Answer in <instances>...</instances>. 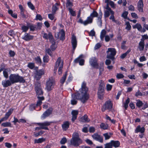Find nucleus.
Returning a JSON list of instances; mask_svg holds the SVG:
<instances>
[{"label":"nucleus","mask_w":148,"mask_h":148,"mask_svg":"<svg viewBox=\"0 0 148 148\" xmlns=\"http://www.w3.org/2000/svg\"><path fill=\"white\" fill-rule=\"evenodd\" d=\"M88 89L86 86V83L83 82L81 88L79 89L81 94H80L78 92L72 94V99L71 100V103L73 105H75L77 102V100H79L83 103H85L89 98V95L88 93Z\"/></svg>","instance_id":"nucleus-1"},{"label":"nucleus","mask_w":148,"mask_h":148,"mask_svg":"<svg viewBox=\"0 0 148 148\" xmlns=\"http://www.w3.org/2000/svg\"><path fill=\"white\" fill-rule=\"evenodd\" d=\"M98 14L97 12L94 10L91 13L90 16L87 18L86 20L84 21H83L81 18H80L78 21L79 23L83 24L84 25H86L88 24H91L92 22L93 18L97 17L98 16Z\"/></svg>","instance_id":"nucleus-2"},{"label":"nucleus","mask_w":148,"mask_h":148,"mask_svg":"<svg viewBox=\"0 0 148 148\" xmlns=\"http://www.w3.org/2000/svg\"><path fill=\"white\" fill-rule=\"evenodd\" d=\"M9 79L12 84L18 82L24 83L25 81L23 77L19 76L18 74H10L9 76Z\"/></svg>","instance_id":"nucleus-3"},{"label":"nucleus","mask_w":148,"mask_h":148,"mask_svg":"<svg viewBox=\"0 0 148 148\" xmlns=\"http://www.w3.org/2000/svg\"><path fill=\"white\" fill-rule=\"evenodd\" d=\"M82 142V140L79 138V134L77 133H74L73 137L71 140V144L75 147H77Z\"/></svg>","instance_id":"nucleus-4"},{"label":"nucleus","mask_w":148,"mask_h":148,"mask_svg":"<svg viewBox=\"0 0 148 148\" xmlns=\"http://www.w3.org/2000/svg\"><path fill=\"white\" fill-rule=\"evenodd\" d=\"M58 67V73L59 75H61L62 73V69L63 67V62L61 61V58L59 57L56 62V65L54 67V72L55 73Z\"/></svg>","instance_id":"nucleus-5"},{"label":"nucleus","mask_w":148,"mask_h":148,"mask_svg":"<svg viewBox=\"0 0 148 148\" xmlns=\"http://www.w3.org/2000/svg\"><path fill=\"white\" fill-rule=\"evenodd\" d=\"M51 122L46 121L42 123H38L37 124L40 127H37L35 128V130H39L41 129L49 130V129L47 126L50 125Z\"/></svg>","instance_id":"nucleus-6"},{"label":"nucleus","mask_w":148,"mask_h":148,"mask_svg":"<svg viewBox=\"0 0 148 148\" xmlns=\"http://www.w3.org/2000/svg\"><path fill=\"white\" fill-rule=\"evenodd\" d=\"M55 83V80L52 77L49 78L46 84V88L48 91H49L53 89Z\"/></svg>","instance_id":"nucleus-7"},{"label":"nucleus","mask_w":148,"mask_h":148,"mask_svg":"<svg viewBox=\"0 0 148 148\" xmlns=\"http://www.w3.org/2000/svg\"><path fill=\"white\" fill-rule=\"evenodd\" d=\"M107 52L108 53L107 58L112 60L114 59V56L116 54L115 49L114 48H108Z\"/></svg>","instance_id":"nucleus-8"},{"label":"nucleus","mask_w":148,"mask_h":148,"mask_svg":"<svg viewBox=\"0 0 148 148\" xmlns=\"http://www.w3.org/2000/svg\"><path fill=\"white\" fill-rule=\"evenodd\" d=\"M105 84L103 83H101L99 85L98 92V97L100 99H101L103 96L104 92V88Z\"/></svg>","instance_id":"nucleus-9"},{"label":"nucleus","mask_w":148,"mask_h":148,"mask_svg":"<svg viewBox=\"0 0 148 148\" xmlns=\"http://www.w3.org/2000/svg\"><path fill=\"white\" fill-rule=\"evenodd\" d=\"M49 39L52 44L50 46V49H51L52 51H54L56 48V47L55 45V42L54 41L53 37L51 32H49Z\"/></svg>","instance_id":"nucleus-10"},{"label":"nucleus","mask_w":148,"mask_h":148,"mask_svg":"<svg viewBox=\"0 0 148 148\" xmlns=\"http://www.w3.org/2000/svg\"><path fill=\"white\" fill-rule=\"evenodd\" d=\"M35 90L38 95H41L43 94V92L42 89L41 84L39 82H37L36 83Z\"/></svg>","instance_id":"nucleus-11"},{"label":"nucleus","mask_w":148,"mask_h":148,"mask_svg":"<svg viewBox=\"0 0 148 148\" xmlns=\"http://www.w3.org/2000/svg\"><path fill=\"white\" fill-rule=\"evenodd\" d=\"M112 104L111 101H106L103 106L101 110L103 112L105 111L106 110L108 109L109 110H111L112 108Z\"/></svg>","instance_id":"nucleus-12"},{"label":"nucleus","mask_w":148,"mask_h":148,"mask_svg":"<svg viewBox=\"0 0 148 148\" xmlns=\"http://www.w3.org/2000/svg\"><path fill=\"white\" fill-rule=\"evenodd\" d=\"M65 36V32L63 29L61 30L59 32L56 33L55 35L56 38L58 39L60 38V39L62 40L64 39Z\"/></svg>","instance_id":"nucleus-13"},{"label":"nucleus","mask_w":148,"mask_h":148,"mask_svg":"<svg viewBox=\"0 0 148 148\" xmlns=\"http://www.w3.org/2000/svg\"><path fill=\"white\" fill-rule=\"evenodd\" d=\"M71 42L73 48L72 51L74 53L77 46V41L76 36L73 35L72 36Z\"/></svg>","instance_id":"nucleus-14"},{"label":"nucleus","mask_w":148,"mask_h":148,"mask_svg":"<svg viewBox=\"0 0 148 148\" xmlns=\"http://www.w3.org/2000/svg\"><path fill=\"white\" fill-rule=\"evenodd\" d=\"M92 136L95 140L101 143L103 142V137L102 136L99 135L98 134L95 133L92 135Z\"/></svg>","instance_id":"nucleus-15"},{"label":"nucleus","mask_w":148,"mask_h":148,"mask_svg":"<svg viewBox=\"0 0 148 148\" xmlns=\"http://www.w3.org/2000/svg\"><path fill=\"white\" fill-rule=\"evenodd\" d=\"M105 8L106 9V10L104 11V16L105 18H106L109 17L110 15V14H112V12L114 11L109 6L108 4L107 5Z\"/></svg>","instance_id":"nucleus-16"},{"label":"nucleus","mask_w":148,"mask_h":148,"mask_svg":"<svg viewBox=\"0 0 148 148\" xmlns=\"http://www.w3.org/2000/svg\"><path fill=\"white\" fill-rule=\"evenodd\" d=\"M83 57L82 55H80L77 58H76L74 60V62L75 63H78L79 62V64L80 65H84V60L81 59Z\"/></svg>","instance_id":"nucleus-17"},{"label":"nucleus","mask_w":148,"mask_h":148,"mask_svg":"<svg viewBox=\"0 0 148 148\" xmlns=\"http://www.w3.org/2000/svg\"><path fill=\"white\" fill-rule=\"evenodd\" d=\"M90 64L94 67H98V64L97 63V59L95 57H92L90 58L89 61Z\"/></svg>","instance_id":"nucleus-18"},{"label":"nucleus","mask_w":148,"mask_h":148,"mask_svg":"<svg viewBox=\"0 0 148 148\" xmlns=\"http://www.w3.org/2000/svg\"><path fill=\"white\" fill-rule=\"evenodd\" d=\"M53 109L51 108H49L45 111L42 116V118L43 119H45L48 116L52 113Z\"/></svg>","instance_id":"nucleus-19"},{"label":"nucleus","mask_w":148,"mask_h":148,"mask_svg":"<svg viewBox=\"0 0 148 148\" xmlns=\"http://www.w3.org/2000/svg\"><path fill=\"white\" fill-rule=\"evenodd\" d=\"M44 73L43 70H40L37 71L35 74V78L36 80H39L41 77V76Z\"/></svg>","instance_id":"nucleus-20"},{"label":"nucleus","mask_w":148,"mask_h":148,"mask_svg":"<svg viewBox=\"0 0 148 148\" xmlns=\"http://www.w3.org/2000/svg\"><path fill=\"white\" fill-rule=\"evenodd\" d=\"M2 84L4 88H6L11 86L13 84L10 80L9 79V80H5L2 81Z\"/></svg>","instance_id":"nucleus-21"},{"label":"nucleus","mask_w":148,"mask_h":148,"mask_svg":"<svg viewBox=\"0 0 148 148\" xmlns=\"http://www.w3.org/2000/svg\"><path fill=\"white\" fill-rule=\"evenodd\" d=\"M144 4L143 0H139L138 3V11L140 12H143Z\"/></svg>","instance_id":"nucleus-22"},{"label":"nucleus","mask_w":148,"mask_h":148,"mask_svg":"<svg viewBox=\"0 0 148 148\" xmlns=\"http://www.w3.org/2000/svg\"><path fill=\"white\" fill-rule=\"evenodd\" d=\"M145 129L144 127H141L140 125H138L135 130V133L140 132L141 134L143 133L145 131Z\"/></svg>","instance_id":"nucleus-23"},{"label":"nucleus","mask_w":148,"mask_h":148,"mask_svg":"<svg viewBox=\"0 0 148 148\" xmlns=\"http://www.w3.org/2000/svg\"><path fill=\"white\" fill-rule=\"evenodd\" d=\"M34 36H33L30 35L29 34L25 33L24 36L22 38L24 40L29 41L30 40H32Z\"/></svg>","instance_id":"nucleus-24"},{"label":"nucleus","mask_w":148,"mask_h":148,"mask_svg":"<svg viewBox=\"0 0 148 148\" xmlns=\"http://www.w3.org/2000/svg\"><path fill=\"white\" fill-rule=\"evenodd\" d=\"M78 114V111L77 110H73L71 112L72 118L71 120L73 122H74L76 119L77 115Z\"/></svg>","instance_id":"nucleus-25"},{"label":"nucleus","mask_w":148,"mask_h":148,"mask_svg":"<svg viewBox=\"0 0 148 148\" xmlns=\"http://www.w3.org/2000/svg\"><path fill=\"white\" fill-rule=\"evenodd\" d=\"M145 47V42L144 41V40L141 39L140 42L138 44V48H139L140 51H143Z\"/></svg>","instance_id":"nucleus-26"},{"label":"nucleus","mask_w":148,"mask_h":148,"mask_svg":"<svg viewBox=\"0 0 148 148\" xmlns=\"http://www.w3.org/2000/svg\"><path fill=\"white\" fill-rule=\"evenodd\" d=\"M112 145V147L113 146L115 147H119L120 143L119 141L112 140L110 142Z\"/></svg>","instance_id":"nucleus-27"},{"label":"nucleus","mask_w":148,"mask_h":148,"mask_svg":"<svg viewBox=\"0 0 148 148\" xmlns=\"http://www.w3.org/2000/svg\"><path fill=\"white\" fill-rule=\"evenodd\" d=\"M70 123L68 121H66L62 125V127L64 130L66 131L69 127Z\"/></svg>","instance_id":"nucleus-28"},{"label":"nucleus","mask_w":148,"mask_h":148,"mask_svg":"<svg viewBox=\"0 0 148 148\" xmlns=\"http://www.w3.org/2000/svg\"><path fill=\"white\" fill-rule=\"evenodd\" d=\"M79 121L82 122H89V120L88 118V116L86 115H85L80 119Z\"/></svg>","instance_id":"nucleus-29"},{"label":"nucleus","mask_w":148,"mask_h":148,"mask_svg":"<svg viewBox=\"0 0 148 148\" xmlns=\"http://www.w3.org/2000/svg\"><path fill=\"white\" fill-rule=\"evenodd\" d=\"M58 5V3H56L54 5H53L52 8V12L53 14H55L58 8L57 6Z\"/></svg>","instance_id":"nucleus-30"},{"label":"nucleus","mask_w":148,"mask_h":148,"mask_svg":"<svg viewBox=\"0 0 148 148\" xmlns=\"http://www.w3.org/2000/svg\"><path fill=\"white\" fill-rule=\"evenodd\" d=\"M37 98L38 99V101L37 102L36 106H40L42 103V101L44 99V97H39L38 96Z\"/></svg>","instance_id":"nucleus-31"},{"label":"nucleus","mask_w":148,"mask_h":148,"mask_svg":"<svg viewBox=\"0 0 148 148\" xmlns=\"http://www.w3.org/2000/svg\"><path fill=\"white\" fill-rule=\"evenodd\" d=\"M106 33V32L105 29H103L101 31L100 37L101 40H103V38L105 36Z\"/></svg>","instance_id":"nucleus-32"},{"label":"nucleus","mask_w":148,"mask_h":148,"mask_svg":"<svg viewBox=\"0 0 148 148\" xmlns=\"http://www.w3.org/2000/svg\"><path fill=\"white\" fill-rule=\"evenodd\" d=\"M45 140V139L43 138H39L38 139H35L34 143H41Z\"/></svg>","instance_id":"nucleus-33"},{"label":"nucleus","mask_w":148,"mask_h":148,"mask_svg":"<svg viewBox=\"0 0 148 148\" xmlns=\"http://www.w3.org/2000/svg\"><path fill=\"white\" fill-rule=\"evenodd\" d=\"M67 75V73L66 72H65V74L63 75V76L60 79V82L62 84H63L65 82L66 79Z\"/></svg>","instance_id":"nucleus-34"},{"label":"nucleus","mask_w":148,"mask_h":148,"mask_svg":"<svg viewBox=\"0 0 148 148\" xmlns=\"http://www.w3.org/2000/svg\"><path fill=\"white\" fill-rule=\"evenodd\" d=\"M133 28H137L139 31H141L142 29V27L140 24L138 23L136 24L135 25L133 26Z\"/></svg>","instance_id":"nucleus-35"},{"label":"nucleus","mask_w":148,"mask_h":148,"mask_svg":"<svg viewBox=\"0 0 148 148\" xmlns=\"http://www.w3.org/2000/svg\"><path fill=\"white\" fill-rule=\"evenodd\" d=\"M112 134L111 133H106L103 134V135L104 136L105 140H107L109 139L111 137L110 135H112Z\"/></svg>","instance_id":"nucleus-36"},{"label":"nucleus","mask_w":148,"mask_h":148,"mask_svg":"<svg viewBox=\"0 0 148 148\" xmlns=\"http://www.w3.org/2000/svg\"><path fill=\"white\" fill-rule=\"evenodd\" d=\"M13 110V109L12 108H10V109L8 111V112L6 113L5 116L8 119L9 116L12 114Z\"/></svg>","instance_id":"nucleus-37"},{"label":"nucleus","mask_w":148,"mask_h":148,"mask_svg":"<svg viewBox=\"0 0 148 148\" xmlns=\"http://www.w3.org/2000/svg\"><path fill=\"white\" fill-rule=\"evenodd\" d=\"M1 125L4 127H12L11 123L9 122H6L3 123L1 124Z\"/></svg>","instance_id":"nucleus-38"},{"label":"nucleus","mask_w":148,"mask_h":148,"mask_svg":"<svg viewBox=\"0 0 148 148\" xmlns=\"http://www.w3.org/2000/svg\"><path fill=\"white\" fill-rule=\"evenodd\" d=\"M99 16L98 17V22H99L100 24V26H101L102 25L101 18L102 17V13L101 11H100V12H99Z\"/></svg>","instance_id":"nucleus-39"},{"label":"nucleus","mask_w":148,"mask_h":148,"mask_svg":"<svg viewBox=\"0 0 148 148\" xmlns=\"http://www.w3.org/2000/svg\"><path fill=\"white\" fill-rule=\"evenodd\" d=\"M29 26L30 31H34L36 29H37V26L36 25H34L31 24Z\"/></svg>","instance_id":"nucleus-40"},{"label":"nucleus","mask_w":148,"mask_h":148,"mask_svg":"<svg viewBox=\"0 0 148 148\" xmlns=\"http://www.w3.org/2000/svg\"><path fill=\"white\" fill-rule=\"evenodd\" d=\"M35 60L37 64L40 65L41 64L42 61L39 56H37L35 58Z\"/></svg>","instance_id":"nucleus-41"},{"label":"nucleus","mask_w":148,"mask_h":148,"mask_svg":"<svg viewBox=\"0 0 148 148\" xmlns=\"http://www.w3.org/2000/svg\"><path fill=\"white\" fill-rule=\"evenodd\" d=\"M100 127L101 129L105 130L108 129V126L106 124L102 123L100 124Z\"/></svg>","instance_id":"nucleus-42"},{"label":"nucleus","mask_w":148,"mask_h":148,"mask_svg":"<svg viewBox=\"0 0 148 148\" xmlns=\"http://www.w3.org/2000/svg\"><path fill=\"white\" fill-rule=\"evenodd\" d=\"M130 101V99L129 98H128L126 100L125 102L124 103V107L125 108V110L127 109L128 107V104L129 103Z\"/></svg>","instance_id":"nucleus-43"},{"label":"nucleus","mask_w":148,"mask_h":148,"mask_svg":"<svg viewBox=\"0 0 148 148\" xmlns=\"http://www.w3.org/2000/svg\"><path fill=\"white\" fill-rule=\"evenodd\" d=\"M114 12H112V14H111V15L110 17V20H112V21L114 22V23H116V21L114 18Z\"/></svg>","instance_id":"nucleus-44"},{"label":"nucleus","mask_w":148,"mask_h":148,"mask_svg":"<svg viewBox=\"0 0 148 148\" xmlns=\"http://www.w3.org/2000/svg\"><path fill=\"white\" fill-rule=\"evenodd\" d=\"M8 70L7 69H4L3 71V75L4 77L6 78H7L8 77Z\"/></svg>","instance_id":"nucleus-45"},{"label":"nucleus","mask_w":148,"mask_h":148,"mask_svg":"<svg viewBox=\"0 0 148 148\" xmlns=\"http://www.w3.org/2000/svg\"><path fill=\"white\" fill-rule=\"evenodd\" d=\"M125 24L126 25V27H125V29L129 30L131 29V26L130 24V23L129 22H126Z\"/></svg>","instance_id":"nucleus-46"},{"label":"nucleus","mask_w":148,"mask_h":148,"mask_svg":"<svg viewBox=\"0 0 148 148\" xmlns=\"http://www.w3.org/2000/svg\"><path fill=\"white\" fill-rule=\"evenodd\" d=\"M43 61L44 62H48L49 61V56L48 55H46L44 56L43 58Z\"/></svg>","instance_id":"nucleus-47"},{"label":"nucleus","mask_w":148,"mask_h":148,"mask_svg":"<svg viewBox=\"0 0 148 148\" xmlns=\"http://www.w3.org/2000/svg\"><path fill=\"white\" fill-rule=\"evenodd\" d=\"M69 10L72 16H76L75 12L73 11V9L71 8H69Z\"/></svg>","instance_id":"nucleus-48"},{"label":"nucleus","mask_w":148,"mask_h":148,"mask_svg":"<svg viewBox=\"0 0 148 148\" xmlns=\"http://www.w3.org/2000/svg\"><path fill=\"white\" fill-rule=\"evenodd\" d=\"M27 5L29 8L32 10H33L34 9V7L31 2H28L27 3Z\"/></svg>","instance_id":"nucleus-49"},{"label":"nucleus","mask_w":148,"mask_h":148,"mask_svg":"<svg viewBox=\"0 0 148 148\" xmlns=\"http://www.w3.org/2000/svg\"><path fill=\"white\" fill-rule=\"evenodd\" d=\"M46 52L48 53L49 55L52 56V51L50 49L48 48L46 49Z\"/></svg>","instance_id":"nucleus-50"},{"label":"nucleus","mask_w":148,"mask_h":148,"mask_svg":"<svg viewBox=\"0 0 148 148\" xmlns=\"http://www.w3.org/2000/svg\"><path fill=\"white\" fill-rule=\"evenodd\" d=\"M45 132L44 131H40L39 132L37 133H34V135L36 137H37L39 135H41L42 134Z\"/></svg>","instance_id":"nucleus-51"},{"label":"nucleus","mask_w":148,"mask_h":148,"mask_svg":"<svg viewBox=\"0 0 148 148\" xmlns=\"http://www.w3.org/2000/svg\"><path fill=\"white\" fill-rule=\"evenodd\" d=\"M143 104V103L142 101L140 100H138L136 103V106L140 108L141 107Z\"/></svg>","instance_id":"nucleus-52"},{"label":"nucleus","mask_w":148,"mask_h":148,"mask_svg":"<svg viewBox=\"0 0 148 148\" xmlns=\"http://www.w3.org/2000/svg\"><path fill=\"white\" fill-rule=\"evenodd\" d=\"M27 66L31 69H33L35 67L34 63H29L28 64Z\"/></svg>","instance_id":"nucleus-53"},{"label":"nucleus","mask_w":148,"mask_h":148,"mask_svg":"<svg viewBox=\"0 0 148 148\" xmlns=\"http://www.w3.org/2000/svg\"><path fill=\"white\" fill-rule=\"evenodd\" d=\"M22 29L24 32H26L29 29V26H27L25 25L22 26L21 27Z\"/></svg>","instance_id":"nucleus-54"},{"label":"nucleus","mask_w":148,"mask_h":148,"mask_svg":"<svg viewBox=\"0 0 148 148\" xmlns=\"http://www.w3.org/2000/svg\"><path fill=\"white\" fill-rule=\"evenodd\" d=\"M48 14L49 18L51 20H53L55 17L54 14Z\"/></svg>","instance_id":"nucleus-55"},{"label":"nucleus","mask_w":148,"mask_h":148,"mask_svg":"<svg viewBox=\"0 0 148 148\" xmlns=\"http://www.w3.org/2000/svg\"><path fill=\"white\" fill-rule=\"evenodd\" d=\"M128 14V12H127L125 11L122 14V16L125 19H127V17Z\"/></svg>","instance_id":"nucleus-56"},{"label":"nucleus","mask_w":148,"mask_h":148,"mask_svg":"<svg viewBox=\"0 0 148 148\" xmlns=\"http://www.w3.org/2000/svg\"><path fill=\"white\" fill-rule=\"evenodd\" d=\"M67 141V139L65 137H64L61 139L60 143L61 144H64Z\"/></svg>","instance_id":"nucleus-57"},{"label":"nucleus","mask_w":148,"mask_h":148,"mask_svg":"<svg viewBox=\"0 0 148 148\" xmlns=\"http://www.w3.org/2000/svg\"><path fill=\"white\" fill-rule=\"evenodd\" d=\"M116 78L118 79H120L123 78L124 76L121 73H118L116 75Z\"/></svg>","instance_id":"nucleus-58"},{"label":"nucleus","mask_w":148,"mask_h":148,"mask_svg":"<svg viewBox=\"0 0 148 148\" xmlns=\"http://www.w3.org/2000/svg\"><path fill=\"white\" fill-rule=\"evenodd\" d=\"M126 41H123L121 43V48L122 49H125L126 48V46L125 45L126 43Z\"/></svg>","instance_id":"nucleus-59"},{"label":"nucleus","mask_w":148,"mask_h":148,"mask_svg":"<svg viewBox=\"0 0 148 148\" xmlns=\"http://www.w3.org/2000/svg\"><path fill=\"white\" fill-rule=\"evenodd\" d=\"M104 148H112V145L110 143H108L104 145Z\"/></svg>","instance_id":"nucleus-60"},{"label":"nucleus","mask_w":148,"mask_h":148,"mask_svg":"<svg viewBox=\"0 0 148 148\" xmlns=\"http://www.w3.org/2000/svg\"><path fill=\"white\" fill-rule=\"evenodd\" d=\"M36 20H39L40 21H42V18L41 16L39 14H37L36 16Z\"/></svg>","instance_id":"nucleus-61"},{"label":"nucleus","mask_w":148,"mask_h":148,"mask_svg":"<svg viewBox=\"0 0 148 148\" xmlns=\"http://www.w3.org/2000/svg\"><path fill=\"white\" fill-rule=\"evenodd\" d=\"M95 32L94 30H92L89 33V36H95Z\"/></svg>","instance_id":"nucleus-62"},{"label":"nucleus","mask_w":148,"mask_h":148,"mask_svg":"<svg viewBox=\"0 0 148 148\" xmlns=\"http://www.w3.org/2000/svg\"><path fill=\"white\" fill-rule=\"evenodd\" d=\"M106 87L107 90L110 91L111 90L112 86L109 84H108L107 85Z\"/></svg>","instance_id":"nucleus-63"},{"label":"nucleus","mask_w":148,"mask_h":148,"mask_svg":"<svg viewBox=\"0 0 148 148\" xmlns=\"http://www.w3.org/2000/svg\"><path fill=\"white\" fill-rule=\"evenodd\" d=\"M9 54L10 57H13L14 56L15 53L14 51L10 50L9 52Z\"/></svg>","instance_id":"nucleus-64"}]
</instances>
